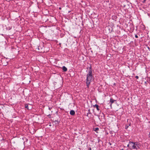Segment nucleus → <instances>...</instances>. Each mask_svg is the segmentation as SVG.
<instances>
[{
  "mask_svg": "<svg viewBox=\"0 0 150 150\" xmlns=\"http://www.w3.org/2000/svg\"><path fill=\"white\" fill-rule=\"evenodd\" d=\"M92 71L91 68L88 70V73L87 76L86 78V85L87 87H89V86L90 83L92 79L93 76L92 75Z\"/></svg>",
  "mask_w": 150,
  "mask_h": 150,
  "instance_id": "f257e3e1",
  "label": "nucleus"
},
{
  "mask_svg": "<svg viewBox=\"0 0 150 150\" xmlns=\"http://www.w3.org/2000/svg\"><path fill=\"white\" fill-rule=\"evenodd\" d=\"M127 146L129 147L130 149H136L139 148V144L137 142H129L128 144L127 145Z\"/></svg>",
  "mask_w": 150,
  "mask_h": 150,
  "instance_id": "f03ea898",
  "label": "nucleus"
},
{
  "mask_svg": "<svg viewBox=\"0 0 150 150\" xmlns=\"http://www.w3.org/2000/svg\"><path fill=\"white\" fill-rule=\"evenodd\" d=\"M70 113L71 115H74L75 114V112L74 110H71L70 111Z\"/></svg>",
  "mask_w": 150,
  "mask_h": 150,
  "instance_id": "7ed1b4c3",
  "label": "nucleus"
},
{
  "mask_svg": "<svg viewBox=\"0 0 150 150\" xmlns=\"http://www.w3.org/2000/svg\"><path fill=\"white\" fill-rule=\"evenodd\" d=\"M115 101V100H113V99L111 98L110 100V105H111H111Z\"/></svg>",
  "mask_w": 150,
  "mask_h": 150,
  "instance_id": "20e7f679",
  "label": "nucleus"
},
{
  "mask_svg": "<svg viewBox=\"0 0 150 150\" xmlns=\"http://www.w3.org/2000/svg\"><path fill=\"white\" fill-rule=\"evenodd\" d=\"M62 69L64 71H67V68L65 66H64L62 67Z\"/></svg>",
  "mask_w": 150,
  "mask_h": 150,
  "instance_id": "39448f33",
  "label": "nucleus"
},
{
  "mask_svg": "<svg viewBox=\"0 0 150 150\" xmlns=\"http://www.w3.org/2000/svg\"><path fill=\"white\" fill-rule=\"evenodd\" d=\"M93 106L94 107L96 108L98 110H99V109L98 108V105L96 104L95 105H94Z\"/></svg>",
  "mask_w": 150,
  "mask_h": 150,
  "instance_id": "423d86ee",
  "label": "nucleus"
},
{
  "mask_svg": "<svg viewBox=\"0 0 150 150\" xmlns=\"http://www.w3.org/2000/svg\"><path fill=\"white\" fill-rule=\"evenodd\" d=\"M28 105L27 104H26L25 105V108H27V109H29L28 108Z\"/></svg>",
  "mask_w": 150,
  "mask_h": 150,
  "instance_id": "0eeeda50",
  "label": "nucleus"
},
{
  "mask_svg": "<svg viewBox=\"0 0 150 150\" xmlns=\"http://www.w3.org/2000/svg\"><path fill=\"white\" fill-rule=\"evenodd\" d=\"M99 130V128H95V131H98V130Z\"/></svg>",
  "mask_w": 150,
  "mask_h": 150,
  "instance_id": "6e6552de",
  "label": "nucleus"
},
{
  "mask_svg": "<svg viewBox=\"0 0 150 150\" xmlns=\"http://www.w3.org/2000/svg\"><path fill=\"white\" fill-rule=\"evenodd\" d=\"M129 127V125H126L125 126V128L126 129H127L128 128V127Z\"/></svg>",
  "mask_w": 150,
  "mask_h": 150,
  "instance_id": "1a4fd4ad",
  "label": "nucleus"
},
{
  "mask_svg": "<svg viewBox=\"0 0 150 150\" xmlns=\"http://www.w3.org/2000/svg\"><path fill=\"white\" fill-rule=\"evenodd\" d=\"M135 78L137 79H138L139 78V76H135Z\"/></svg>",
  "mask_w": 150,
  "mask_h": 150,
  "instance_id": "9d476101",
  "label": "nucleus"
},
{
  "mask_svg": "<svg viewBox=\"0 0 150 150\" xmlns=\"http://www.w3.org/2000/svg\"><path fill=\"white\" fill-rule=\"evenodd\" d=\"M135 37L136 38H138V36L137 35H135Z\"/></svg>",
  "mask_w": 150,
  "mask_h": 150,
  "instance_id": "9b49d317",
  "label": "nucleus"
},
{
  "mask_svg": "<svg viewBox=\"0 0 150 150\" xmlns=\"http://www.w3.org/2000/svg\"><path fill=\"white\" fill-rule=\"evenodd\" d=\"M146 0H144L143 1V3H144L146 1Z\"/></svg>",
  "mask_w": 150,
  "mask_h": 150,
  "instance_id": "f8f14e48",
  "label": "nucleus"
},
{
  "mask_svg": "<svg viewBox=\"0 0 150 150\" xmlns=\"http://www.w3.org/2000/svg\"><path fill=\"white\" fill-rule=\"evenodd\" d=\"M59 9L61 10V7L59 8Z\"/></svg>",
  "mask_w": 150,
  "mask_h": 150,
  "instance_id": "ddd939ff",
  "label": "nucleus"
},
{
  "mask_svg": "<svg viewBox=\"0 0 150 150\" xmlns=\"http://www.w3.org/2000/svg\"><path fill=\"white\" fill-rule=\"evenodd\" d=\"M90 150H91V148H89Z\"/></svg>",
  "mask_w": 150,
  "mask_h": 150,
  "instance_id": "4468645a",
  "label": "nucleus"
},
{
  "mask_svg": "<svg viewBox=\"0 0 150 150\" xmlns=\"http://www.w3.org/2000/svg\"><path fill=\"white\" fill-rule=\"evenodd\" d=\"M89 113H88L87 114V116H88V114Z\"/></svg>",
  "mask_w": 150,
  "mask_h": 150,
  "instance_id": "2eb2a0df",
  "label": "nucleus"
},
{
  "mask_svg": "<svg viewBox=\"0 0 150 150\" xmlns=\"http://www.w3.org/2000/svg\"><path fill=\"white\" fill-rule=\"evenodd\" d=\"M148 49L149 50V49H150V48H149V47H148Z\"/></svg>",
  "mask_w": 150,
  "mask_h": 150,
  "instance_id": "dca6fc26",
  "label": "nucleus"
},
{
  "mask_svg": "<svg viewBox=\"0 0 150 150\" xmlns=\"http://www.w3.org/2000/svg\"><path fill=\"white\" fill-rule=\"evenodd\" d=\"M129 126H130V124H129Z\"/></svg>",
  "mask_w": 150,
  "mask_h": 150,
  "instance_id": "f3484780",
  "label": "nucleus"
},
{
  "mask_svg": "<svg viewBox=\"0 0 150 150\" xmlns=\"http://www.w3.org/2000/svg\"><path fill=\"white\" fill-rule=\"evenodd\" d=\"M49 109L50 110V108H49Z\"/></svg>",
  "mask_w": 150,
  "mask_h": 150,
  "instance_id": "a211bd4d",
  "label": "nucleus"
},
{
  "mask_svg": "<svg viewBox=\"0 0 150 150\" xmlns=\"http://www.w3.org/2000/svg\"><path fill=\"white\" fill-rule=\"evenodd\" d=\"M49 109L50 110V108H49Z\"/></svg>",
  "mask_w": 150,
  "mask_h": 150,
  "instance_id": "6ab92c4d",
  "label": "nucleus"
}]
</instances>
